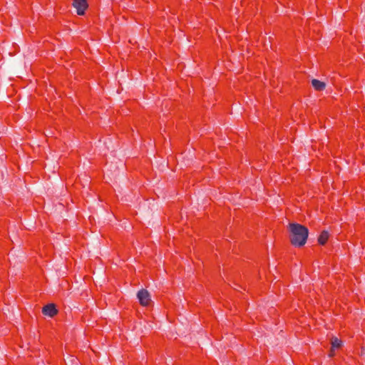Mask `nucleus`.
Here are the masks:
<instances>
[{"instance_id":"obj_6","label":"nucleus","mask_w":365,"mask_h":365,"mask_svg":"<svg viewBox=\"0 0 365 365\" xmlns=\"http://www.w3.org/2000/svg\"><path fill=\"white\" fill-rule=\"evenodd\" d=\"M342 341L337 339L336 337H333L331 339V353L329 354L330 356H333V351L335 349H339L341 346Z\"/></svg>"},{"instance_id":"obj_5","label":"nucleus","mask_w":365,"mask_h":365,"mask_svg":"<svg viewBox=\"0 0 365 365\" xmlns=\"http://www.w3.org/2000/svg\"><path fill=\"white\" fill-rule=\"evenodd\" d=\"M312 85L317 91H322L325 88V83L317 79H313Z\"/></svg>"},{"instance_id":"obj_3","label":"nucleus","mask_w":365,"mask_h":365,"mask_svg":"<svg viewBox=\"0 0 365 365\" xmlns=\"http://www.w3.org/2000/svg\"><path fill=\"white\" fill-rule=\"evenodd\" d=\"M73 6L78 15H83L88 8V3L86 0H74Z\"/></svg>"},{"instance_id":"obj_4","label":"nucleus","mask_w":365,"mask_h":365,"mask_svg":"<svg viewBox=\"0 0 365 365\" xmlns=\"http://www.w3.org/2000/svg\"><path fill=\"white\" fill-rule=\"evenodd\" d=\"M43 314L49 317H53L57 314V309L54 304H49L46 305L42 310Z\"/></svg>"},{"instance_id":"obj_7","label":"nucleus","mask_w":365,"mask_h":365,"mask_svg":"<svg viewBox=\"0 0 365 365\" xmlns=\"http://www.w3.org/2000/svg\"><path fill=\"white\" fill-rule=\"evenodd\" d=\"M328 238H329L328 232L326 231H324L319 235V237L318 238V242L320 245H324L327 242Z\"/></svg>"},{"instance_id":"obj_2","label":"nucleus","mask_w":365,"mask_h":365,"mask_svg":"<svg viewBox=\"0 0 365 365\" xmlns=\"http://www.w3.org/2000/svg\"><path fill=\"white\" fill-rule=\"evenodd\" d=\"M137 297L139 300L140 305L143 307L148 306L151 302L150 295L149 292L144 289H142L138 291L137 294Z\"/></svg>"},{"instance_id":"obj_1","label":"nucleus","mask_w":365,"mask_h":365,"mask_svg":"<svg viewBox=\"0 0 365 365\" xmlns=\"http://www.w3.org/2000/svg\"><path fill=\"white\" fill-rule=\"evenodd\" d=\"M289 230L290 241L294 246L301 247L306 243L309 233L307 227L297 223H291Z\"/></svg>"}]
</instances>
